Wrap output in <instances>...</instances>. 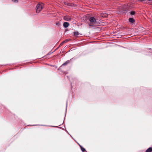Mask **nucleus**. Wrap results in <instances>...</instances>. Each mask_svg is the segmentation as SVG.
Masks as SVG:
<instances>
[{
  "mask_svg": "<svg viewBox=\"0 0 152 152\" xmlns=\"http://www.w3.org/2000/svg\"><path fill=\"white\" fill-rule=\"evenodd\" d=\"M44 4L42 3H39L36 7V10L37 13H39L44 7Z\"/></svg>",
  "mask_w": 152,
  "mask_h": 152,
  "instance_id": "f257e3e1",
  "label": "nucleus"
},
{
  "mask_svg": "<svg viewBox=\"0 0 152 152\" xmlns=\"http://www.w3.org/2000/svg\"><path fill=\"white\" fill-rule=\"evenodd\" d=\"M96 23V20L94 17H91L89 19V26H93Z\"/></svg>",
  "mask_w": 152,
  "mask_h": 152,
  "instance_id": "f03ea898",
  "label": "nucleus"
},
{
  "mask_svg": "<svg viewBox=\"0 0 152 152\" xmlns=\"http://www.w3.org/2000/svg\"><path fill=\"white\" fill-rule=\"evenodd\" d=\"M71 18L68 16H65L64 17V19L66 21H69L71 20Z\"/></svg>",
  "mask_w": 152,
  "mask_h": 152,
  "instance_id": "7ed1b4c3",
  "label": "nucleus"
},
{
  "mask_svg": "<svg viewBox=\"0 0 152 152\" xmlns=\"http://www.w3.org/2000/svg\"><path fill=\"white\" fill-rule=\"evenodd\" d=\"M63 26L65 28H67L69 26V23L67 22H65L63 23Z\"/></svg>",
  "mask_w": 152,
  "mask_h": 152,
  "instance_id": "20e7f679",
  "label": "nucleus"
},
{
  "mask_svg": "<svg viewBox=\"0 0 152 152\" xmlns=\"http://www.w3.org/2000/svg\"><path fill=\"white\" fill-rule=\"evenodd\" d=\"M129 22L130 23H133L135 22V20L132 18H130L129 19Z\"/></svg>",
  "mask_w": 152,
  "mask_h": 152,
  "instance_id": "39448f33",
  "label": "nucleus"
},
{
  "mask_svg": "<svg viewBox=\"0 0 152 152\" xmlns=\"http://www.w3.org/2000/svg\"><path fill=\"white\" fill-rule=\"evenodd\" d=\"M152 151V148H149L146 150L145 152H151Z\"/></svg>",
  "mask_w": 152,
  "mask_h": 152,
  "instance_id": "423d86ee",
  "label": "nucleus"
},
{
  "mask_svg": "<svg viewBox=\"0 0 152 152\" xmlns=\"http://www.w3.org/2000/svg\"><path fill=\"white\" fill-rule=\"evenodd\" d=\"M80 148L83 152H84L85 151V148H84L82 146L80 145Z\"/></svg>",
  "mask_w": 152,
  "mask_h": 152,
  "instance_id": "0eeeda50",
  "label": "nucleus"
},
{
  "mask_svg": "<svg viewBox=\"0 0 152 152\" xmlns=\"http://www.w3.org/2000/svg\"><path fill=\"white\" fill-rule=\"evenodd\" d=\"M70 62V61L68 60L66 61L65 63H64L62 65H65L68 64Z\"/></svg>",
  "mask_w": 152,
  "mask_h": 152,
  "instance_id": "6e6552de",
  "label": "nucleus"
},
{
  "mask_svg": "<svg viewBox=\"0 0 152 152\" xmlns=\"http://www.w3.org/2000/svg\"><path fill=\"white\" fill-rule=\"evenodd\" d=\"M130 15H135V12L134 11H131L130 12Z\"/></svg>",
  "mask_w": 152,
  "mask_h": 152,
  "instance_id": "1a4fd4ad",
  "label": "nucleus"
},
{
  "mask_svg": "<svg viewBox=\"0 0 152 152\" xmlns=\"http://www.w3.org/2000/svg\"><path fill=\"white\" fill-rule=\"evenodd\" d=\"M79 34L78 32L76 31L74 33V35L75 36H77Z\"/></svg>",
  "mask_w": 152,
  "mask_h": 152,
  "instance_id": "9d476101",
  "label": "nucleus"
},
{
  "mask_svg": "<svg viewBox=\"0 0 152 152\" xmlns=\"http://www.w3.org/2000/svg\"><path fill=\"white\" fill-rule=\"evenodd\" d=\"M69 40V39H66V40H65V41H64L62 43H66V42L67 41H68Z\"/></svg>",
  "mask_w": 152,
  "mask_h": 152,
  "instance_id": "9b49d317",
  "label": "nucleus"
},
{
  "mask_svg": "<svg viewBox=\"0 0 152 152\" xmlns=\"http://www.w3.org/2000/svg\"><path fill=\"white\" fill-rule=\"evenodd\" d=\"M12 1L14 2L15 3H17L18 2V0H12Z\"/></svg>",
  "mask_w": 152,
  "mask_h": 152,
  "instance_id": "f8f14e48",
  "label": "nucleus"
},
{
  "mask_svg": "<svg viewBox=\"0 0 152 152\" xmlns=\"http://www.w3.org/2000/svg\"><path fill=\"white\" fill-rule=\"evenodd\" d=\"M69 4H67L68 5V6H69Z\"/></svg>",
  "mask_w": 152,
  "mask_h": 152,
  "instance_id": "ddd939ff",
  "label": "nucleus"
}]
</instances>
